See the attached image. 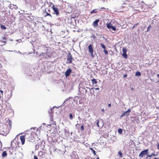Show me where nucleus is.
Segmentation results:
<instances>
[{"instance_id": "15", "label": "nucleus", "mask_w": 159, "mask_h": 159, "mask_svg": "<svg viewBox=\"0 0 159 159\" xmlns=\"http://www.w3.org/2000/svg\"><path fill=\"white\" fill-rule=\"evenodd\" d=\"M50 120H51V123H50V124H51V125H56V123L55 122H53V118H52V117H51L50 118Z\"/></svg>"}, {"instance_id": "43", "label": "nucleus", "mask_w": 159, "mask_h": 159, "mask_svg": "<svg viewBox=\"0 0 159 159\" xmlns=\"http://www.w3.org/2000/svg\"><path fill=\"white\" fill-rule=\"evenodd\" d=\"M157 148L159 150V144H157Z\"/></svg>"}, {"instance_id": "49", "label": "nucleus", "mask_w": 159, "mask_h": 159, "mask_svg": "<svg viewBox=\"0 0 159 159\" xmlns=\"http://www.w3.org/2000/svg\"><path fill=\"white\" fill-rule=\"evenodd\" d=\"M154 159H159V158L157 157H155L154 158Z\"/></svg>"}, {"instance_id": "12", "label": "nucleus", "mask_w": 159, "mask_h": 159, "mask_svg": "<svg viewBox=\"0 0 159 159\" xmlns=\"http://www.w3.org/2000/svg\"><path fill=\"white\" fill-rule=\"evenodd\" d=\"M11 146L12 149H14L15 148L16 149V148L17 146L16 144L13 142V141H11Z\"/></svg>"}, {"instance_id": "13", "label": "nucleus", "mask_w": 159, "mask_h": 159, "mask_svg": "<svg viewBox=\"0 0 159 159\" xmlns=\"http://www.w3.org/2000/svg\"><path fill=\"white\" fill-rule=\"evenodd\" d=\"M99 19L95 20L93 22V25L95 27H97L98 25V23L99 21Z\"/></svg>"}, {"instance_id": "51", "label": "nucleus", "mask_w": 159, "mask_h": 159, "mask_svg": "<svg viewBox=\"0 0 159 159\" xmlns=\"http://www.w3.org/2000/svg\"><path fill=\"white\" fill-rule=\"evenodd\" d=\"M37 146H38V145H36V148H37Z\"/></svg>"}, {"instance_id": "32", "label": "nucleus", "mask_w": 159, "mask_h": 159, "mask_svg": "<svg viewBox=\"0 0 159 159\" xmlns=\"http://www.w3.org/2000/svg\"><path fill=\"white\" fill-rule=\"evenodd\" d=\"M46 15H45V16H50L51 17H52L51 15H50L49 13H48V12H46Z\"/></svg>"}, {"instance_id": "2", "label": "nucleus", "mask_w": 159, "mask_h": 159, "mask_svg": "<svg viewBox=\"0 0 159 159\" xmlns=\"http://www.w3.org/2000/svg\"><path fill=\"white\" fill-rule=\"evenodd\" d=\"M24 136H25V139H27L29 141L33 140L34 138L33 136L30 132L26 133L25 135Z\"/></svg>"}, {"instance_id": "53", "label": "nucleus", "mask_w": 159, "mask_h": 159, "mask_svg": "<svg viewBox=\"0 0 159 159\" xmlns=\"http://www.w3.org/2000/svg\"><path fill=\"white\" fill-rule=\"evenodd\" d=\"M97 159H99V157H98L97 158Z\"/></svg>"}, {"instance_id": "50", "label": "nucleus", "mask_w": 159, "mask_h": 159, "mask_svg": "<svg viewBox=\"0 0 159 159\" xmlns=\"http://www.w3.org/2000/svg\"><path fill=\"white\" fill-rule=\"evenodd\" d=\"M102 111H104V110L103 109H102Z\"/></svg>"}, {"instance_id": "30", "label": "nucleus", "mask_w": 159, "mask_h": 159, "mask_svg": "<svg viewBox=\"0 0 159 159\" xmlns=\"http://www.w3.org/2000/svg\"><path fill=\"white\" fill-rule=\"evenodd\" d=\"M103 52L105 53V54L107 55L108 54V52L107 51V50H106L105 49H104V50Z\"/></svg>"}, {"instance_id": "35", "label": "nucleus", "mask_w": 159, "mask_h": 159, "mask_svg": "<svg viewBox=\"0 0 159 159\" xmlns=\"http://www.w3.org/2000/svg\"><path fill=\"white\" fill-rule=\"evenodd\" d=\"M7 122L10 124V125H11V122L10 120H9V119H8L7 120Z\"/></svg>"}, {"instance_id": "29", "label": "nucleus", "mask_w": 159, "mask_h": 159, "mask_svg": "<svg viewBox=\"0 0 159 159\" xmlns=\"http://www.w3.org/2000/svg\"><path fill=\"white\" fill-rule=\"evenodd\" d=\"M96 125H97L98 127H99V120H96Z\"/></svg>"}, {"instance_id": "14", "label": "nucleus", "mask_w": 159, "mask_h": 159, "mask_svg": "<svg viewBox=\"0 0 159 159\" xmlns=\"http://www.w3.org/2000/svg\"><path fill=\"white\" fill-rule=\"evenodd\" d=\"M8 6H9L10 8L11 9H13L14 8L17 9V7H16V8L14 7V6H16V5L14 4H10L9 5L8 4Z\"/></svg>"}, {"instance_id": "46", "label": "nucleus", "mask_w": 159, "mask_h": 159, "mask_svg": "<svg viewBox=\"0 0 159 159\" xmlns=\"http://www.w3.org/2000/svg\"><path fill=\"white\" fill-rule=\"evenodd\" d=\"M79 125V124H77L76 125H75V126L76 127H78V125Z\"/></svg>"}, {"instance_id": "40", "label": "nucleus", "mask_w": 159, "mask_h": 159, "mask_svg": "<svg viewBox=\"0 0 159 159\" xmlns=\"http://www.w3.org/2000/svg\"><path fill=\"white\" fill-rule=\"evenodd\" d=\"M124 116V115H123V114L122 113V115H121L120 116V118H122V117L123 116Z\"/></svg>"}, {"instance_id": "23", "label": "nucleus", "mask_w": 159, "mask_h": 159, "mask_svg": "<svg viewBox=\"0 0 159 159\" xmlns=\"http://www.w3.org/2000/svg\"><path fill=\"white\" fill-rule=\"evenodd\" d=\"M1 28L2 30H5L6 29V27L4 25H1Z\"/></svg>"}, {"instance_id": "6", "label": "nucleus", "mask_w": 159, "mask_h": 159, "mask_svg": "<svg viewBox=\"0 0 159 159\" xmlns=\"http://www.w3.org/2000/svg\"><path fill=\"white\" fill-rule=\"evenodd\" d=\"M73 59L72 55L69 52L67 56V60L69 61L67 63L69 64L71 63L72 61V60Z\"/></svg>"}, {"instance_id": "11", "label": "nucleus", "mask_w": 159, "mask_h": 159, "mask_svg": "<svg viewBox=\"0 0 159 159\" xmlns=\"http://www.w3.org/2000/svg\"><path fill=\"white\" fill-rule=\"evenodd\" d=\"M20 139L21 142L22 144H24L25 143V137L24 135L21 136L20 137Z\"/></svg>"}, {"instance_id": "57", "label": "nucleus", "mask_w": 159, "mask_h": 159, "mask_svg": "<svg viewBox=\"0 0 159 159\" xmlns=\"http://www.w3.org/2000/svg\"><path fill=\"white\" fill-rule=\"evenodd\" d=\"M11 52H12L13 51H11Z\"/></svg>"}, {"instance_id": "27", "label": "nucleus", "mask_w": 159, "mask_h": 159, "mask_svg": "<svg viewBox=\"0 0 159 159\" xmlns=\"http://www.w3.org/2000/svg\"><path fill=\"white\" fill-rule=\"evenodd\" d=\"M101 45L102 47V48H104V49H105V48H106V46H105V45L104 44H103L102 43H101Z\"/></svg>"}, {"instance_id": "4", "label": "nucleus", "mask_w": 159, "mask_h": 159, "mask_svg": "<svg viewBox=\"0 0 159 159\" xmlns=\"http://www.w3.org/2000/svg\"><path fill=\"white\" fill-rule=\"evenodd\" d=\"M148 149H145L142 151L139 155V157H142L145 155L147 154L148 155Z\"/></svg>"}, {"instance_id": "22", "label": "nucleus", "mask_w": 159, "mask_h": 159, "mask_svg": "<svg viewBox=\"0 0 159 159\" xmlns=\"http://www.w3.org/2000/svg\"><path fill=\"white\" fill-rule=\"evenodd\" d=\"M122 131H123V130H122V129H119L118 130V132L120 134H122Z\"/></svg>"}, {"instance_id": "10", "label": "nucleus", "mask_w": 159, "mask_h": 159, "mask_svg": "<svg viewBox=\"0 0 159 159\" xmlns=\"http://www.w3.org/2000/svg\"><path fill=\"white\" fill-rule=\"evenodd\" d=\"M131 111L130 109L129 108L128 109V110L126 111H124L123 113V115L124 116H128L129 115V113Z\"/></svg>"}, {"instance_id": "18", "label": "nucleus", "mask_w": 159, "mask_h": 159, "mask_svg": "<svg viewBox=\"0 0 159 159\" xmlns=\"http://www.w3.org/2000/svg\"><path fill=\"white\" fill-rule=\"evenodd\" d=\"M141 73L139 71H137L136 72L135 75L136 76H139L141 75Z\"/></svg>"}, {"instance_id": "24", "label": "nucleus", "mask_w": 159, "mask_h": 159, "mask_svg": "<svg viewBox=\"0 0 159 159\" xmlns=\"http://www.w3.org/2000/svg\"><path fill=\"white\" fill-rule=\"evenodd\" d=\"M123 53H126L127 52V50L125 48H123L122 49Z\"/></svg>"}, {"instance_id": "21", "label": "nucleus", "mask_w": 159, "mask_h": 159, "mask_svg": "<svg viewBox=\"0 0 159 159\" xmlns=\"http://www.w3.org/2000/svg\"><path fill=\"white\" fill-rule=\"evenodd\" d=\"M122 55L125 59L127 58L128 57L126 53H123Z\"/></svg>"}, {"instance_id": "55", "label": "nucleus", "mask_w": 159, "mask_h": 159, "mask_svg": "<svg viewBox=\"0 0 159 159\" xmlns=\"http://www.w3.org/2000/svg\"><path fill=\"white\" fill-rule=\"evenodd\" d=\"M33 128H31V129H33Z\"/></svg>"}, {"instance_id": "34", "label": "nucleus", "mask_w": 159, "mask_h": 159, "mask_svg": "<svg viewBox=\"0 0 159 159\" xmlns=\"http://www.w3.org/2000/svg\"><path fill=\"white\" fill-rule=\"evenodd\" d=\"M84 126L83 125H82V126H81V129L82 130H84Z\"/></svg>"}, {"instance_id": "25", "label": "nucleus", "mask_w": 159, "mask_h": 159, "mask_svg": "<svg viewBox=\"0 0 159 159\" xmlns=\"http://www.w3.org/2000/svg\"><path fill=\"white\" fill-rule=\"evenodd\" d=\"M118 154L120 156V157H122V153L120 151H119Z\"/></svg>"}, {"instance_id": "33", "label": "nucleus", "mask_w": 159, "mask_h": 159, "mask_svg": "<svg viewBox=\"0 0 159 159\" xmlns=\"http://www.w3.org/2000/svg\"><path fill=\"white\" fill-rule=\"evenodd\" d=\"M91 150H92V152H93V153L94 154L96 155V153L95 151L93 150L92 148H90Z\"/></svg>"}, {"instance_id": "17", "label": "nucleus", "mask_w": 159, "mask_h": 159, "mask_svg": "<svg viewBox=\"0 0 159 159\" xmlns=\"http://www.w3.org/2000/svg\"><path fill=\"white\" fill-rule=\"evenodd\" d=\"M92 81L93 84H96L97 83V81L95 79H93L92 80Z\"/></svg>"}, {"instance_id": "1", "label": "nucleus", "mask_w": 159, "mask_h": 159, "mask_svg": "<svg viewBox=\"0 0 159 159\" xmlns=\"http://www.w3.org/2000/svg\"><path fill=\"white\" fill-rule=\"evenodd\" d=\"M41 47L43 52L41 53L40 56H43L47 58H50L52 56L51 48L45 45H43Z\"/></svg>"}, {"instance_id": "54", "label": "nucleus", "mask_w": 159, "mask_h": 159, "mask_svg": "<svg viewBox=\"0 0 159 159\" xmlns=\"http://www.w3.org/2000/svg\"><path fill=\"white\" fill-rule=\"evenodd\" d=\"M125 7V6H122L121 7Z\"/></svg>"}, {"instance_id": "3", "label": "nucleus", "mask_w": 159, "mask_h": 159, "mask_svg": "<svg viewBox=\"0 0 159 159\" xmlns=\"http://www.w3.org/2000/svg\"><path fill=\"white\" fill-rule=\"evenodd\" d=\"M107 26L108 29L113 30L114 31H115L116 29V27L110 23H108L107 24Z\"/></svg>"}, {"instance_id": "42", "label": "nucleus", "mask_w": 159, "mask_h": 159, "mask_svg": "<svg viewBox=\"0 0 159 159\" xmlns=\"http://www.w3.org/2000/svg\"><path fill=\"white\" fill-rule=\"evenodd\" d=\"M108 107H111V103H109V104H108Z\"/></svg>"}, {"instance_id": "16", "label": "nucleus", "mask_w": 159, "mask_h": 159, "mask_svg": "<svg viewBox=\"0 0 159 159\" xmlns=\"http://www.w3.org/2000/svg\"><path fill=\"white\" fill-rule=\"evenodd\" d=\"M44 154V152L42 151H40L38 153L39 156H40L41 157H42Z\"/></svg>"}, {"instance_id": "19", "label": "nucleus", "mask_w": 159, "mask_h": 159, "mask_svg": "<svg viewBox=\"0 0 159 159\" xmlns=\"http://www.w3.org/2000/svg\"><path fill=\"white\" fill-rule=\"evenodd\" d=\"M7 154L6 151H5L3 152L2 154V156L3 157H4L7 155Z\"/></svg>"}, {"instance_id": "48", "label": "nucleus", "mask_w": 159, "mask_h": 159, "mask_svg": "<svg viewBox=\"0 0 159 159\" xmlns=\"http://www.w3.org/2000/svg\"><path fill=\"white\" fill-rule=\"evenodd\" d=\"M0 92H1L2 93H3V91L2 90H0Z\"/></svg>"}, {"instance_id": "44", "label": "nucleus", "mask_w": 159, "mask_h": 159, "mask_svg": "<svg viewBox=\"0 0 159 159\" xmlns=\"http://www.w3.org/2000/svg\"><path fill=\"white\" fill-rule=\"evenodd\" d=\"M78 119L79 120H80L81 119V118L80 117V116H79L78 117Z\"/></svg>"}, {"instance_id": "9", "label": "nucleus", "mask_w": 159, "mask_h": 159, "mask_svg": "<svg viewBox=\"0 0 159 159\" xmlns=\"http://www.w3.org/2000/svg\"><path fill=\"white\" fill-rule=\"evenodd\" d=\"M72 71V70L69 68L65 72V75L66 77L68 76L70 74Z\"/></svg>"}, {"instance_id": "37", "label": "nucleus", "mask_w": 159, "mask_h": 159, "mask_svg": "<svg viewBox=\"0 0 159 159\" xmlns=\"http://www.w3.org/2000/svg\"><path fill=\"white\" fill-rule=\"evenodd\" d=\"M157 155V154H154V153H152V156H156Z\"/></svg>"}, {"instance_id": "41", "label": "nucleus", "mask_w": 159, "mask_h": 159, "mask_svg": "<svg viewBox=\"0 0 159 159\" xmlns=\"http://www.w3.org/2000/svg\"><path fill=\"white\" fill-rule=\"evenodd\" d=\"M69 99H69H68V98L66 99L64 101V103L66 101H68Z\"/></svg>"}, {"instance_id": "36", "label": "nucleus", "mask_w": 159, "mask_h": 159, "mask_svg": "<svg viewBox=\"0 0 159 159\" xmlns=\"http://www.w3.org/2000/svg\"><path fill=\"white\" fill-rule=\"evenodd\" d=\"M34 159H38V158L36 156H34Z\"/></svg>"}, {"instance_id": "47", "label": "nucleus", "mask_w": 159, "mask_h": 159, "mask_svg": "<svg viewBox=\"0 0 159 159\" xmlns=\"http://www.w3.org/2000/svg\"><path fill=\"white\" fill-rule=\"evenodd\" d=\"M95 89L96 90H99V88H95Z\"/></svg>"}, {"instance_id": "8", "label": "nucleus", "mask_w": 159, "mask_h": 159, "mask_svg": "<svg viewBox=\"0 0 159 159\" xmlns=\"http://www.w3.org/2000/svg\"><path fill=\"white\" fill-rule=\"evenodd\" d=\"M6 130L5 129H3V130H1L0 131V134L4 136H6L8 133V132L7 131L6 132Z\"/></svg>"}, {"instance_id": "56", "label": "nucleus", "mask_w": 159, "mask_h": 159, "mask_svg": "<svg viewBox=\"0 0 159 159\" xmlns=\"http://www.w3.org/2000/svg\"><path fill=\"white\" fill-rule=\"evenodd\" d=\"M18 52H20H20H19V51H18Z\"/></svg>"}, {"instance_id": "38", "label": "nucleus", "mask_w": 159, "mask_h": 159, "mask_svg": "<svg viewBox=\"0 0 159 159\" xmlns=\"http://www.w3.org/2000/svg\"><path fill=\"white\" fill-rule=\"evenodd\" d=\"M148 156L146 158H147L148 157H151L152 156V154L151 155H147Z\"/></svg>"}, {"instance_id": "52", "label": "nucleus", "mask_w": 159, "mask_h": 159, "mask_svg": "<svg viewBox=\"0 0 159 159\" xmlns=\"http://www.w3.org/2000/svg\"><path fill=\"white\" fill-rule=\"evenodd\" d=\"M7 2L8 3H10V2H8V1H7Z\"/></svg>"}, {"instance_id": "26", "label": "nucleus", "mask_w": 159, "mask_h": 159, "mask_svg": "<svg viewBox=\"0 0 159 159\" xmlns=\"http://www.w3.org/2000/svg\"><path fill=\"white\" fill-rule=\"evenodd\" d=\"M97 11L96 10V9H94L93 10H92L91 12V13H97Z\"/></svg>"}, {"instance_id": "28", "label": "nucleus", "mask_w": 159, "mask_h": 159, "mask_svg": "<svg viewBox=\"0 0 159 159\" xmlns=\"http://www.w3.org/2000/svg\"><path fill=\"white\" fill-rule=\"evenodd\" d=\"M69 118L70 120H72L73 118V116L72 114L70 113L69 115Z\"/></svg>"}, {"instance_id": "39", "label": "nucleus", "mask_w": 159, "mask_h": 159, "mask_svg": "<svg viewBox=\"0 0 159 159\" xmlns=\"http://www.w3.org/2000/svg\"><path fill=\"white\" fill-rule=\"evenodd\" d=\"M127 75L125 74V75H124L123 77H124V78H125V77H127Z\"/></svg>"}, {"instance_id": "31", "label": "nucleus", "mask_w": 159, "mask_h": 159, "mask_svg": "<svg viewBox=\"0 0 159 159\" xmlns=\"http://www.w3.org/2000/svg\"><path fill=\"white\" fill-rule=\"evenodd\" d=\"M151 27V26L150 25L148 27V28L147 29V31H150V28Z\"/></svg>"}, {"instance_id": "5", "label": "nucleus", "mask_w": 159, "mask_h": 159, "mask_svg": "<svg viewBox=\"0 0 159 159\" xmlns=\"http://www.w3.org/2000/svg\"><path fill=\"white\" fill-rule=\"evenodd\" d=\"M88 49L89 51V52L90 53L91 56L93 57V46L91 44H90L88 46Z\"/></svg>"}, {"instance_id": "45", "label": "nucleus", "mask_w": 159, "mask_h": 159, "mask_svg": "<svg viewBox=\"0 0 159 159\" xmlns=\"http://www.w3.org/2000/svg\"><path fill=\"white\" fill-rule=\"evenodd\" d=\"M157 77L159 79V74H157Z\"/></svg>"}, {"instance_id": "20", "label": "nucleus", "mask_w": 159, "mask_h": 159, "mask_svg": "<svg viewBox=\"0 0 159 159\" xmlns=\"http://www.w3.org/2000/svg\"><path fill=\"white\" fill-rule=\"evenodd\" d=\"M52 108L50 109L48 111V112L50 115V116H51L52 114Z\"/></svg>"}, {"instance_id": "7", "label": "nucleus", "mask_w": 159, "mask_h": 159, "mask_svg": "<svg viewBox=\"0 0 159 159\" xmlns=\"http://www.w3.org/2000/svg\"><path fill=\"white\" fill-rule=\"evenodd\" d=\"M52 9L53 10V14H55L57 16L59 15V12L58 10V8L54 7V5L52 6Z\"/></svg>"}]
</instances>
